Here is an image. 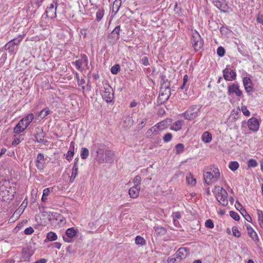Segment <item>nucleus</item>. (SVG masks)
<instances>
[{
	"mask_svg": "<svg viewBox=\"0 0 263 263\" xmlns=\"http://www.w3.org/2000/svg\"><path fill=\"white\" fill-rule=\"evenodd\" d=\"M174 10L175 11V13L178 15H180V14L182 13L181 8L180 6H178L177 3H176L175 4Z\"/></svg>",
	"mask_w": 263,
	"mask_h": 263,
	"instance_id": "nucleus-55",
	"label": "nucleus"
},
{
	"mask_svg": "<svg viewBox=\"0 0 263 263\" xmlns=\"http://www.w3.org/2000/svg\"><path fill=\"white\" fill-rule=\"evenodd\" d=\"M52 188L51 189L50 188H46L44 189L43 191V196H48L51 191V190L52 191Z\"/></svg>",
	"mask_w": 263,
	"mask_h": 263,
	"instance_id": "nucleus-62",
	"label": "nucleus"
},
{
	"mask_svg": "<svg viewBox=\"0 0 263 263\" xmlns=\"http://www.w3.org/2000/svg\"><path fill=\"white\" fill-rule=\"evenodd\" d=\"M121 31L120 26H117L115 28L108 34L107 40L108 42L112 44L116 43L117 41L120 38V32Z\"/></svg>",
	"mask_w": 263,
	"mask_h": 263,
	"instance_id": "nucleus-10",
	"label": "nucleus"
},
{
	"mask_svg": "<svg viewBox=\"0 0 263 263\" xmlns=\"http://www.w3.org/2000/svg\"><path fill=\"white\" fill-rule=\"evenodd\" d=\"M171 96L170 85L164 83L162 84L160 89V93L157 99V103L162 104L165 102Z\"/></svg>",
	"mask_w": 263,
	"mask_h": 263,
	"instance_id": "nucleus-4",
	"label": "nucleus"
},
{
	"mask_svg": "<svg viewBox=\"0 0 263 263\" xmlns=\"http://www.w3.org/2000/svg\"><path fill=\"white\" fill-rule=\"evenodd\" d=\"M172 139V135L171 133H167L166 134L164 135V136L163 137V140L165 142H170Z\"/></svg>",
	"mask_w": 263,
	"mask_h": 263,
	"instance_id": "nucleus-50",
	"label": "nucleus"
},
{
	"mask_svg": "<svg viewBox=\"0 0 263 263\" xmlns=\"http://www.w3.org/2000/svg\"><path fill=\"white\" fill-rule=\"evenodd\" d=\"M189 254V249L186 248H181L176 252L175 255L177 258L183 259L186 258Z\"/></svg>",
	"mask_w": 263,
	"mask_h": 263,
	"instance_id": "nucleus-23",
	"label": "nucleus"
},
{
	"mask_svg": "<svg viewBox=\"0 0 263 263\" xmlns=\"http://www.w3.org/2000/svg\"><path fill=\"white\" fill-rule=\"evenodd\" d=\"M248 126L250 130L256 132L258 130L259 127V122L256 118L252 117L248 121Z\"/></svg>",
	"mask_w": 263,
	"mask_h": 263,
	"instance_id": "nucleus-19",
	"label": "nucleus"
},
{
	"mask_svg": "<svg viewBox=\"0 0 263 263\" xmlns=\"http://www.w3.org/2000/svg\"><path fill=\"white\" fill-rule=\"evenodd\" d=\"M34 119V115L33 114H29L27 115L25 117L21 119L24 122L26 123V125H29V124Z\"/></svg>",
	"mask_w": 263,
	"mask_h": 263,
	"instance_id": "nucleus-31",
	"label": "nucleus"
},
{
	"mask_svg": "<svg viewBox=\"0 0 263 263\" xmlns=\"http://www.w3.org/2000/svg\"><path fill=\"white\" fill-rule=\"evenodd\" d=\"M184 121L182 120H178L175 122L172 125L171 129L175 131L180 130L183 125Z\"/></svg>",
	"mask_w": 263,
	"mask_h": 263,
	"instance_id": "nucleus-29",
	"label": "nucleus"
},
{
	"mask_svg": "<svg viewBox=\"0 0 263 263\" xmlns=\"http://www.w3.org/2000/svg\"><path fill=\"white\" fill-rule=\"evenodd\" d=\"M120 70V65L119 64H115L111 68L110 71L112 74H116L119 72Z\"/></svg>",
	"mask_w": 263,
	"mask_h": 263,
	"instance_id": "nucleus-45",
	"label": "nucleus"
},
{
	"mask_svg": "<svg viewBox=\"0 0 263 263\" xmlns=\"http://www.w3.org/2000/svg\"><path fill=\"white\" fill-rule=\"evenodd\" d=\"M0 192L3 193V196L11 195L12 197H14L16 193V188L10 186L9 182L6 180H5L3 183L2 182H0Z\"/></svg>",
	"mask_w": 263,
	"mask_h": 263,
	"instance_id": "nucleus-6",
	"label": "nucleus"
},
{
	"mask_svg": "<svg viewBox=\"0 0 263 263\" xmlns=\"http://www.w3.org/2000/svg\"><path fill=\"white\" fill-rule=\"evenodd\" d=\"M78 232V230L74 229L73 228L67 229L65 232L66 236L63 237V240L66 242H71L72 238L76 235Z\"/></svg>",
	"mask_w": 263,
	"mask_h": 263,
	"instance_id": "nucleus-13",
	"label": "nucleus"
},
{
	"mask_svg": "<svg viewBox=\"0 0 263 263\" xmlns=\"http://www.w3.org/2000/svg\"><path fill=\"white\" fill-rule=\"evenodd\" d=\"M107 149L103 144H100L98 145V149L96 152L97 154L96 160L99 163H104V154H105V151Z\"/></svg>",
	"mask_w": 263,
	"mask_h": 263,
	"instance_id": "nucleus-14",
	"label": "nucleus"
},
{
	"mask_svg": "<svg viewBox=\"0 0 263 263\" xmlns=\"http://www.w3.org/2000/svg\"><path fill=\"white\" fill-rule=\"evenodd\" d=\"M164 83H166L167 84V85H170V83L168 82L167 80L166 79L165 76L162 74L161 76V85L162 84H164Z\"/></svg>",
	"mask_w": 263,
	"mask_h": 263,
	"instance_id": "nucleus-63",
	"label": "nucleus"
},
{
	"mask_svg": "<svg viewBox=\"0 0 263 263\" xmlns=\"http://www.w3.org/2000/svg\"><path fill=\"white\" fill-rule=\"evenodd\" d=\"M225 53H226L225 49H224L223 47H222L221 46L218 47V48L217 49V53L219 57H223L225 54Z\"/></svg>",
	"mask_w": 263,
	"mask_h": 263,
	"instance_id": "nucleus-47",
	"label": "nucleus"
},
{
	"mask_svg": "<svg viewBox=\"0 0 263 263\" xmlns=\"http://www.w3.org/2000/svg\"><path fill=\"white\" fill-rule=\"evenodd\" d=\"M235 206L236 209L240 212L241 215L247 221L250 222H251L252 218L251 216L248 214L246 209L242 206L240 202L236 201L235 204Z\"/></svg>",
	"mask_w": 263,
	"mask_h": 263,
	"instance_id": "nucleus-18",
	"label": "nucleus"
},
{
	"mask_svg": "<svg viewBox=\"0 0 263 263\" xmlns=\"http://www.w3.org/2000/svg\"><path fill=\"white\" fill-rule=\"evenodd\" d=\"M239 166V163L237 161H231L229 165V168L233 172L237 170Z\"/></svg>",
	"mask_w": 263,
	"mask_h": 263,
	"instance_id": "nucleus-43",
	"label": "nucleus"
},
{
	"mask_svg": "<svg viewBox=\"0 0 263 263\" xmlns=\"http://www.w3.org/2000/svg\"><path fill=\"white\" fill-rule=\"evenodd\" d=\"M228 94L229 96L235 94L237 97H240L242 95V91L239 89L238 83H232L228 86Z\"/></svg>",
	"mask_w": 263,
	"mask_h": 263,
	"instance_id": "nucleus-11",
	"label": "nucleus"
},
{
	"mask_svg": "<svg viewBox=\"0 0 263 263\" xmlns=\"http://www.w3.org/2000/svg\"><path fill=\"white\" fill-rule=\"evenodd\" d=\"M171 122V120L170 119H166L161 122H159L157 124H156V126L160 130H162L165 128H166Z\"/></svg>",
	"mask_w": 263,
	"mask_h": 263,
	"instance_id": "nucleus-28",
	"label": "nucleus"
},
{
	"mask_svg": "<svg viewBox=\"0 0 263 263\" xmlns=\"http://www.w3.org/2000/svg\"><path fill=\"white\" fill-rule=\"evenodd\" d=\"M103 89L104 90L102 94L103 99L107 103L112 102L114 99L113 89L108 84L104 85Z\"/></svg>",
	"mask_w": 263,
	"mask_h": 263,
	"instance_id": "nucleus-7",
	"label": "nucleus"
},
{
	"mask_svg": "<svg viewBox=\"0 0 263 263\" xmlns=\"http://www.w3.org/2000/svg\"><path fill=\"white\" fill-rule=\"evenodd\" d=\"M192 43L196 51H198L202 46L203 41L199 33L196 31L193 33Z\"/></svg>",
	"mask_w": 263,
	"mask_h": 263,
	"instance_id": "nucleus-9",
	"label": "nucleus"
},
{
	"mask_svg": "<svg viewBox=\"0 0 263 263\" xmlns=\"http://www.w3.org/2000/svg\"><path fill=\"white\" fill-rule=\"evenodd\" d=\"M26 123L24 122L22 120L16 124L14 128V132L16 134H19L25 130L28 126V125H25Z\"/></svg>",
	"mask_w": 263,
	"mask_h": 263,
	"instance_id": "nucleus-25",
	"label": "nucleus"
},
{
	"mask_svg": "<svg viewBox=\"0 0 263 263\" xmlns=\"http://www.w3.org/2000/svg\"><path fill=\"white\" fill-rule=\"evenodd\" d=\"M46 159L42 153H39L35 160V166L39 170L42 171L45 168Z\"/></svg>",
	"mask_w": 263,
	"mask_h": 263,
	"instance_id": "nucleus-17",
	"label": "nucleus"
},
{
	"mask_svg": "<svg viewBox=\"0 0 263 263\" xmlns=\"http://www.w3.org/2000/svg\"><path fill=\"white\" fill-rule=\"evenodd\" d=\"M105 156L104 157V163H111L114 160L115 153L112 151L107 149L105 151Z\"/></svg>",
	"mask_w": 263,
	"mask_h": 263,
	"instance_id": "nucleus-24",
	"label": "nucleus"
},
{
	"mask_svg": "<svg viewBox=\"0 0 263 263\" xmlns=\"http://www.w3.org/2000/svg\"><path fill=\"white\" fill-rule=\"evenodd\" d=\"M202 140L205 143H209L212 140V135L208 132H205L202 135Z\"/></svg>",
	"mask_w": 263,
	"mask_h": 263,
	"instance_id": "nucleus-30",
	"label": "nucleus"
},
{
	"mask_svg": "<svg viewBox=\"0 0 263 263\" xmlns=\"http://www.w3.org/2000/svg\"><path fill=\"white\" fill-rule=\"evenodd\" d=\"M246 226L247 227V230L249 236L252 239V240L254 241L255 244L258 245V243L259 242V238L258 236L257 233L249 224H246Z\"/></svg>",
	"mask_w": 263,
	"mask_h": 263,
	"instance_id": "nucleus-20",
	"label": "nucleus"
},
{
	"mask_svg": "<svg viewBox=\"0 0 263 263\" xmlns=\"http://www.w3.org/2000/svg\"><path fill=\"white\" fill-rule=\"evenodd\" d=\"M47 239L49 241H54L58 238L57 235L53 232H49L47 234Z\"/></svg>",
	"mask_w": 263,
	"mask_h": 263,
	"instance_id": "nucleus-42",
	"label": "nucleus"
},
{
	"mask_svg": "<svg viewBox=\"0 0 263 263\" xmlns=\"http://www.w3.org/2000/svg\"><path fill=\"white\" fill-rule=\"evenodd\" d=\"M75 76L78 85L82 86L83 89H84L85 86L84 85L85 84V80L84 79H80L79 74L77 72H75Z\"/></svg>",
	"mask_w": 263,
	"mask_h": 263,
	"instance_id": "nucleus-37",
	"label": "nucleus"
},
{
	"mask_svg": "<svg viewBox=\"0 0 263 263\" xmlns=\"http://www.w3.org/2000/svg\"><path fill=\"white\" fill-rule=\"evenodd\" d=\"M74 152H73L71 151H68L66 157L67 160L69 161H71L73 157Z\"/></svg>",
	"mask_w": 263,
	"mask_h": 263,
	"instance_id": "nucleus-57",
	"label": "nucleus"
},
{
	"mask_svg": "<svg viewBox=\"0 0 263 263\" xmlns=\"http://www.w3.org/2000/svg\"><path fill=\"white\" fill-rule=\"evenodd\" d=\"M23 258L25 261H28L32 254L28 250L23 251Z\"/></svg>",
	"mask_w": 263,
	"mask_h": 263,
	"instance_id": "nucleus-44",
	"label": "nucleus"
},
{
	"mask_svg": "<svg viewBox=\"0 0 263 263\" xmlns=\"http://www.w3.org/2000/svg\"><path fill=\"white\" fill-rule=\"evenodd\" d=\"M27 205H28V200H27V198H26L24 200L23 202L22 203L21 205L20 206V207L17 210V211L18 213H23V212L24 211L25 209L27 207Z\"/></svg>",
	"mask_w": 263,
	"mask_h": 263,
	"instance_id": "nucleus-36",
	"label": "nucleus"
},
{
	"mask_svg": "<svg viewBox=\"0 0 263 263\" xmlns=\"http://www.w3.org/2000/svg\"><path fill=\"white\" fill-rule=\"evenodd\" d=\"M205 226L209 229H212L214 227V223L211 219H208L205 221Z\"/></svg>",
	"mask_w": 263,
	"mask_h": 263,
	"instance_id": "nucleus-52",
	"label": "nucleus"
},
{
	"mask_svg": "<svg viewBox=\"0 0 263 263\" xmlns=\"http://www.w3.org/2000/svg\"><path fill=\"white\" fill-rule=\"evenodd\" d=\"M141 63L145 66H148L149 65L148 59L146 57H143L141 60Z\"/></svg>",
	"mask_w": 263,
	"mask_h": 263,
	"instance_id": "nucleus-60",
	"label": "nucleus"
},
{
	"mask_svg": "<svg viewBox=\"0 0 263 263\" xmlns=\"http://www.w3.org/2000/svg\"><path fill=\"white\" fill-rule=\"evenodd\" d=\"M230 216L234 220L237 221L239 220L240 217L239 215L235 212L231 211L230 212Z\"/></svg>",
	"mask_w": 263,
	"mask_h": 263,
	"instance_id": "nucleus-51",
	"label": "nucleus"
},
{
	"mask_svg": "<svg viewBox=\"0 0 263 263\" xmlns=\"http://www.w3.org/2000/svg\"><path fill=\"white\" fill-rule=\"evenodd\" d=\"M72 64L75 65L77 69L81 71L83 69V65H85L87 69L89 68L88 59L86 55L84 54H81L80 59L75 62H72Z\"/></svg>",
	"mask_w": 263,
	"mask_h": 263,
	"instance_id": "nucleus-8",
	"label": "nucleus"
},
{
	"mask_svg": "<svg viewBox=\"0 0 263 263\" xmlns=\"http://www.w3.org/2000/svg\"><path fill=\"white\" fill-rule=\"evenodd\" d=\"M148 119L147 118H144L142 119L141 121L139 123V127L142 128L146 123Z\"/></svg>",
	"mask_w": 263,
	"mask_h": 263,
	"instance_id": "nucleus-61",
	"label": "nucleus"
},
{
	"mask_svg": "<svg viewBox=\"0 0 263 263\" xmlns=\"http://www.w3.org/2000/svg\"><path fill=\"white\" fill-rule=\"evenodd\" d=\"M21 141V140L20 138H16L12 141V144L13 145H16L18 144Z\"/></svg>",
	"mask_w": 263,
	"mask_h": 263,
	"instance_id": "nucleus-64",
	"label": "nucleus"
},
{
	"mask_svg": "<svg viewBox=\"0 0 263 263\" xmlns=\"http://www.w3.org/2000/svg\"><path fill=\"white\" fill-rule=\"evenodd\" d=\"M34 232L33 229L30 227L29 228H26L24 231V233L26 235H31Z\"/></svg>",
	"mask_w": 263,
	"mask_h": 263,
	"instance_id": "nucleus-58",
	"label": "nucleus"
},
{
	"mask_svg": "<svg viewBox=\"0 0 263 263\" xmlns=\"http://www.w3.org/2000/svg\"><path fill=\"white\" fill-rule=\"evenodd\" d=\"M104 15V10L103 9H99L96 12V21L100 22L102 19Z\"/></svg>",
	"mask_w": 263,
	"mask_h": 263,
	"instance_id": "nucleus-39",
	"label": "nucleus"
},
{
	"mask_svg": "<svg viewBox=\"0 0 263 263\" xmlns=\"http://www.w3.org/2000/svg\"><path fill=\"white\" fill-rule=\"evenodd\" d=\"M208 171L204 172V179L208 185L217 182L220 178V171L217 167L210 166L208 168Z\"/></svg>",
	"mask_w": 263,
	"mask_h": 263,
	"instance_id": "nucleus-1",
	"label": "nucleus"
},
{
	"mask_svg": "<svg viewBox=\"0 0 263 263\" xmlns=\"http://www.w3.org/2000/svg\"><path fill=\"white\" fill-rule=\"evenodd\" d=\"M201 108L200 105H192L182 114V116L186 120H193L199 116Z\"/></svg>",
	"mask_w": 263,
	"mask_h": 263,
	"instance_id": "nucleus-5",
	"label": "nucleus"
},
{
	"mask_svg": "<svg viewBox=\"0 0 263 263\" xmlns=\"http://www.w3.org/2000/svg\"><path fill=\"white\" fill-rule=\"evenodd\" d=\"M24 37V35H18L16 37L9 41L3 48L8 51L10 54H12L17 50V46L22 41Z\"/></svg>",
	"mask_w": 263,
	"mask_h": 263,
	"instance_id": "nucleus-2",
	"label": "nucleus"
},
{
	"mask_svg": "<svg viewBox=\"0 0 263 263\" xmlns=\"http://www.w3.org/2000/svg\"><path fill=\"white\" fill-rule=\"evenodd\" d=\"M228 66L222 71L224 79L228 81L235 80L236 78V72L235 70H231L230 71Z\"/></svg>",
	"mask_w": 263,
	"mask_h": 263,
	"instance_id": "nucleus-16",
	"label": "nucleus"
},
{
	"mask_svg": "<svg viewBox=\"0 0 263 263\" xmlns=\"http://www.w3.org/2000/svg\"><path fill=\"white\" fill-rule=\"evenodd\" d=\"M122 3L121 0H115L112 5V11L116 13L119 10Z\"/></svg>",
	"mask_w": 263,
	"mask_h": 263,
	"instance_id": "nucleus-34",
	"label": "nucleus"
},
{
	"mask_svg": "<svg viewBox=\"0 0 263 263\" xmlns=\"http://www.w3.org/2000/svg\"><path fill=\"white\" fill-rule=\"evenodd\" d=\"M257 165V161L253 159H251L248 161V166L250 168L255 167Z\"/></svg>",
	"mask_w": 263,
	"mask_h": 263,
	"instance_id": "nucleus-46",
	"label": "nucleus"
},
{
	"mask_svg": "<svg viewBox=\"0 0 263 263\" xmlns=\"http://www.w3.org/2000/svg\"><path fill=\"white\" fill-rule=\"evenodd\" d=\"M159 134L158 128L155 125L147 130L146 132V136L147 138H152L153 136L157 135Z\"/></svg>",
	"mask_w": 263,
	"mask_h": 263,
	"instance_id": "nucleus-27",
	"label": "nucleus"
},
{
	"mask_svg": "<svg viewBox=\"0 0 263 263\" xmlns=\"http://www.w3.org/2000/svg\"><path fill=\"white\" fill-rule=\"evenodd\" d=\"M233 234L236 237H239L240 236V232L238 231V229L236 227H234L232 228Z\"/></svg>",
	"mask_w": 263,
	"mask_h": 263,
	"instance_id": "nucleus-56",
	"label": "nucleus"
},
{
	"mask_svg": "<svg viewBox=\"0 0 263 263\" xmlns=\"http://www.w3.org/2000/svg\"><path fill=\"white\" fill-rule=\"evenodd\" d=\"M135 243L138 245L143 246L146 245V241L142 237L138 235L135 238Z\"/></svg>",
	"mask_w": 263,
	"mask_h": 263,
	"instance_id": "nucleus-41",
	"label": "nucleus"
},
{
	"mask_svg": "<svg viewBox=\"0 0 263 263\" xmlns=\"http://www.w3.org/2000/svg\"><path fill=\"white\" fill-rule=\"evenodd\" d=\"M184 145L183 144L179 143L176 145V152L177 153H180L183 152Z\"/></svg>",
	"mask_w": 263,
	"mask_h": 263,
	"instance_id": "nucleus-54",
	"label": "nucleus"
},
{
	"mask_svg": "<svg viewBox=\"0 0 263 263\" xmlns=\"http://www.w3.org/2000/svg\"><path fill=\"white\" fill-rule=\"evenodd\" d=\"M215 196L219 203L223 206H226L228 204V193L222 187L215 186L213 191Z\"/></svg>",
	"mask_w": 263,
	"mask_h": 263,
	"instance_id": "nucleus-3",
	"label": "nucleus"
},
{
	"mask_svg": "<svg viewBox=\"0 0 263 263\" xmlns=\"http://www.w3.org/2000/svg\"><path fill=\"white\" fill-rule=\"evenodd\" d=\"M140 186L134 185L130 187L128 191V194L131 198H136L139 194Z\"/></svg>",
	"mask_w": 263,
	"mask_h": 263,
	"instance_id": "nucleus-26",
	"label": "nucleus"
},
{
	"mask_svg": "<svg viewBox=\"0 0 263 263\" xmlns=\"http://www.w3.org/2000/svg\"><path fill=\"white\" fill-rule=\"evenodd\" d=\"M155 232L160 235H163L166 233V230L165 228L162 227H155L154 228Z\"/></svg>",
	"mask_w": 263,
	"mask_h": 263,
	"instance_id": "nucleus-35",
	"label": "nucleus"
},
{
	"mask_svg": "<svg viewBox=\"0 0 263 263\" xmlns=\"http://www.w3.org/2000/svg\"><path fill=\"white\" fill-rule=\"evenodd\" d=\"M172 217L174 219V223L176 225V220L175 219H179L181 217V213L180 212H175L173 213Z\"/></svg>",
	"mask_w": 263,
	"mask_h": 263,
	"instance_id": "nucleus-48",
	"label": "nucleus"
},
{
	"mask_svg": "<svg viewBox=\"0 0 263 263\" xmlns=\"http://www.w3.org/2000/svg\"><path fill=\"white\" fill-rule=\"evenodd\" d=\"M43 135V130L41 129H38L36 132V136H35V139L37 142L40 143V142H42V141H43L42 138L44 137V136Z\"/></svg>",
	"mask_w": 263,
	"mask_h": 263,
	"instance_id": "nucleus-40",
	"label": "nucleus"
},
{
	"mask_svg": "<svg viewBox=\"0 0 263 263\" xmlns=\"http://www.w3.org/2000/svg\"><path fill=\"white\" fill-rule=\"evenodd\" d=\"M51 112V111L49 109V108L46 107L45 108L42 109L39 113L38 116L39 117H42V118H45L48 115H49Z\"/></svg>",
	"mask_w": 263,
	"mask_h": 263,
	"instance_id": "nucleus-33",
	"label": "nucleus"
},
{
	"mask_svg": "<svg viewBox=\"0 0 263 263\" xmlns=\"http://www.w3.org/2000/svg\"><path fill=\"white\" fill-rule=\"evenodd\" d=\"M89 152L88 148L83 147L80 151V156L82 159H86L89 156Z\"/></svg>",
	"mask_w": 263,
	"mask_h": 263,
	"instance_id": "nucleus-32",
	"label": "nucleus"
},
{
	"mask_svg": "<svg viewBox=\"0 0 263 263\" xmlns=\"http://www.w3.org/2000/svg\"><path fill=\"white\" fill-rule=\"evenodd\" d=\"M186 179L188 184L195 185L196 183V179L193 178V176L191 174H189L187 176H186Z\"/></svg>",
	"mask_w": 263,
	"mask_h": 263,
	"instance_id": "nucleus-38",
	"label": "nucleus"
},
{
	"mask_svg": "<svg viewBox=\"0 0 263 263\" xmlns=\"http://www.w3.org/2000/svg\"><path fill=\"white\" fill-rule=\"evenodd\" d=\"M241 110L246 116L249 117L251 115L250 111L247 109L246 106H242L241 107Z\"/></svg>",
	"mask_w": 263,
	"mask_h": 263,
	"instance_id": "nucleus-49",
	"label": "nucleus"
},
{
	"mask_svg": "<svg viewBox=\"0 0 263 263\" xmlns=\"http://www.w3.org/2000/svg\"><path fill=\"white\" fill-rule=\"evenodd\" d=\"M78 158H76L74 160L73 166L72 168L71 175L70 177V182L71 183L73 182L78 174Z\"/></svg>",
	"mask_w": 263,
	"mask_h": 263,
	"instance_id": "nucleus-22",
	"label": "nucleus"
},
{
	"mask_svg": "<svg viewBox=\"0 0 263 263\" xmlns=\"http://www.w3.org/2000/svg\"><path fill=\"white\" fill-rule=\"evenodd\" d=\"M256 21L263 25V15L259 13L256 17Z\"/></svg>",
	"mask_w": 263,
	"mask_h": 263,
	"instance_id": "nucleus-59",
	"label": "nucleus"
},
{
	"mask_svg": "<svg viewBox=\"0 0 263 263\" xmlns=\"http://www.w3.org/2000/svg\"><path fill=\"white\" fill-rule=\"evenodd\" d=\"M54 1L52 3L50 4V6L47 8V9L45 11L46 13L47 16H48V14H51L50 17H57V3L55 2V6H54Z\"/></svg>",
	"mask_w": 263,
	"mask_h": 263,
	"instance_id": "nucleus-21",
	"label": "nucleus"
},
{
	"mask_svg": "<svg viewBox=\"0 0 263 263\" xmlns=\"http://www.w3.org/2000/svg\"><path fill=\"white\" fill-rule=\"evenodd\" d=\"M213 4L221 12L227 13L230 9L228 3H223V0H211Z\"/></svg>",
	"mask_w": 263,
	"mask_h": 263,
	"instance_id": "nucleus-15",
	"label": "nucleus"
},
{
	"mask_svg": "<svg viewBox=\"0 0 263 263\" xmlns=\"http://www.w3.org/2000/svg\"><path fill=\"white\" fill-rule=\"evenodd\" d=\"M141 181V178L139 175L135 176L133 179V182L134 183L135 185H138V186H140Z\"/></svg>",
	"mask_w": 263,
	"mask_h": 263,
	"instance_id": "nucleus-53",
	"label": "nucleus"
},
{
	"mask_svg": "<svg viewBox=\"0 0 263 263\" xmlns=\"http://www.w3.org/2000/svg\"><path fill=\"white\" fill-rule=\"evenodd\" d=\"M242 82L246 92L248 96H250L254 91L253 84L251 79L249 77H244Z\"/></svg>",
	"mask_w": 263,
	"mask_h": 263,
	"instance_id": "nucleus-12",
	"label": "nucleus"
}]
</instances>
